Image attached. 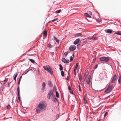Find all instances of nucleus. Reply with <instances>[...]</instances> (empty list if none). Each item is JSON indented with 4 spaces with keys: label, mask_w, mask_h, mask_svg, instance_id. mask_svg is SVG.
Here are the masks:
<instances>
[{
    "label": "nucleus",
    "mask_w": 121,
    "mask_h": 121,
    "mask_svg": "<svg viewBox=\"0 0 121 121\" xmlns=\"http://www.w3.org/2000/svg\"><path fill=\"white\" fill-rule=\"evenodd\" d=\"M47 105L43 103H39L36 109L37 113H39L44 111L46 109Z\"/></svg>",
    "instance_id": "1"
},
{
    "label": "nucleus",
    "mask_w": 121,
    "mask_h": 121,
    "mask_svg": "<svg viewBox=\"0 0 121 121\" xmlns=\"http://www.w3.org/2000/svg\"><path fill=\"white\" fill-rule=\"evenodd\" d=\"M43 67L45 70L47 71L51 75L53 74V72L50 66L47 65H46V66H43Z\"/></svg>",
    "instance_id": "2"
},
{
    "label": "nucleus",
    "mask_w": 121,
    "mask_h": 121,
    "mask_svg": "<svg viewBox=\"0 0 121 121\" xmlns=\"http://www.w3.org/2000/svg\"><path fill=\"white\" fill-rule=\"evenodd\" d=\"M54 90L52 89H51L49 91L47 95V97L48 99H50L53 96V92Z\"/></svg>",
    "instance_id": "3"
},
{
    "label": "nucleus",
    "mask_w": 121,
    "mask_h": 121,
    "mask_svg": "<svg viewBox=\"0 0 121 121\" xmlns=\"http://www.w3.org/2000/svg\"><path fill=\"white\" fill-rule=\"evenodd\" d=\"M99 60L101 61H104L105 63L108 62L110 60L109 58L108 57L102 56L99 58Z\"/></svg>",
    "instance_id": "4"
},
{
    "label": "nucleus",
    "mask_w": 121,
    "mask_h": 121,
    "mask_svg": "<svg viewBox=\"0 0 121 121\" xmlns=\"http://www.w3.org/2000/svg\"><path fill=\"white\" fill-rule=\"evenodd\" d=\"M113 85H111L109 86L105 90L104 92L106 93H108L111 91L113 89Z\"/></svg>",
    "instance_id": "5"
},
{
    "label": "nucleus",
    "mask_w": 121,
    "mask_h": 121,
    "mask_svg": "<svg viewBox=\"0 0 121 121\" xmlns=\"http://www.w3.org/2000/svg\"><path fill=\"white\" fill-rule=\"evenodd\" d=\"M69 50L71 51H74L76 49V47L74 45H73L70 46L69 48Z\"/></svg>",
    "instance_id": "6"
},
{
    "label": "nucleus",
    "mask_w": 121,
    "mask_h": 121,
    "mask_svg": "<svg viewBox=\"0 0 121 121\" xmlns=\"http://www.w3.org/2000/svg\"><path fill=\"white\" fill-rule=\"evenodd\" d=\"M117 75L116 74L114 75L112 79V80L111 82V83H113L117 78Z\"/></svg>",
    "instance_id": "7"
},
{
    "label": "nucleus",
    "mask_w": 121,
    "mask_h": 121,
    "mask_svg": "<svg viewBox=\"0 0 121 121\" xmlns=\"http://www.w3.org/2000/svg\"><path fill=\"white\" fill-rule=\"evenodd\" d=\"M62 60L64 63L66 64L69 63V61L68 60H66L64 58H62Z\"/></svg>",
    "instance_id": "8"
},
{
    "label": "nucleus",
    "mask_w": 121,
    "mask_h": 121,
    "mask_svg": "<svg viewBox=\"0 0 121 121\" xmlns=\"http://www.w3.org/2000/svg\"><path fill=\"white\" fill-rule=\"evenodd\" d=\"M51 98H52V101L54 102L55 103L58 101V100L55 96H53Z\"/></svg>",
    "instance_id": "9"
},
{
    "label": "nucleus",
    "mask_w": 121,
    "mask_h": 121,
    "mask_svg": "<svg viewBox=\"0 0 121 121\" xmlns=\"http://www.w3.org/2000/svg\"><path fill=\"white\" fill-rule=\"evenodd\" d=\"M46 85V84L45 82H43L42 85V90L43 92L44 91V90L45 88V86Z\"/></svg>",
    "instance_id": "10"
},
{
    "label": "nucleus",
    "mask_w": 121,
    "mask_h": 121,
    "mask_svg": "<svg viewBox=\"0 0 121 121\" xmlns=\"http://www.w3.org/2000/svg\"><path fill=\"white\" fill-rule=\"evenodd\" d=\"M80 41V39H76L74 42V44L75 45H76Z\"/></svg>",
    "instance_id": "11"
},
{
    "label": "nucleus",
    "mask_w": 121,
    "mask_h": 121,
    "mask_svg": "<svg viewBox=\"0 0 121 121\" xmlns=\"http://www.w3.org/2000/svg\"><path fill=\"white\" fill-rule=\"evenodd\" d=\"M53 37L54 38V39L55 40L56 42L58 44H59L60 42L59 40L55 36H53Z\"/></svg>",
    "instance_id": "12"
},
{
    "label": "nucleus",
    "mask_w": 121,
    "mask_h": 121,
    "mask_svg": "<svg viewBox=\"0 0 121 121\" xmlns=\"http://www.w3.org/2000/svg\"><path fill=\"white\" fill-rule=\"evenodd\" d=\"M112 32V30L110 29H108L107 30L106 33H111Z\"/></svg>",
    "instance_id": "13"
},
{
    "label": "nucleus",
    "mask_w": 121,
    "mask_h": 121,
    "mask_svg": "<svg viewBox=\"0 0 121 121\" xmlns=\"http://www.w3.org/2000/svg\"><path fill=\"white\" fill-rule=\"evenodd\" d=\"M47 34V32L46 30H45L43 31V35L46 37Z\"/></svg>",
    "instance_id": "14"
},
{
    "label": "nucleus",
    "mask_w": 121,
    "mask_h": 121,
    "mask_svg": "<svg viewBox=\"0 0 121 121\" xmlns=\"http://www.w3.org/2000/svg\"><path fill=\"white\" fill-rule=\"evenodd\" d=\"M48 84L49 86L50 87H52L53 86V85L52 82L50 81H48Z\"/></svg>",
    "instance_id": "15"
},
{
    "label": "nucleus",
    "mask_w": 121,
    "mask_h": 121,
    "mask_svg": "<svg viewBox=\"0 0 121 121\" xmlns=\"http://www.w3.org/2000/svg\"><path fill=\"white\" fill-rule=\"evenodd\" d=\"M17 91L18 97H20V90L19 88H18L17 89Z\"/></svg>",
    "instance_id": "16"
},
{
    "label": "nucleus",
    "mask_w": 121,
    "mask_h": 121,
    "mask_svg": "<svg viewBox=\"0 0 121 121\" xmlns=\"http://www.w3.org/2000/svg\"><path fill=\"white\" fill-rule=\"evenodd\" d=\"M17 91L18 97H20V90L19 88H18L17 89Z\"/></svg>",
    "instance_id": "17"
},
{
    "label": "nucleus",
    "mask_w": 121,
    "mask_h": 121,
    "mask_svg": "<svg viewBox=\"0 0 121 121\" xmlns=\"http://www.w3.org/2000/svg\"><path fill=\"white\" fill-rule=\"evenodd\" d=\"M83 99L85 103L86 104H87V100H86V96L84 97L83 98Z\"/></svg>",
    "instance_id": "18"
},
{
    "label": "nucleus",
    "mask_w": 121,
    "mask_h": 121,
    "mask_svg": "<svg viewBox=\"0 0 121 121\" xmlns=\"http://www.w3.org/2000/svg\"><path fill=\"white\" fill-rule=\"evenodd\" d=\"M85 15L87 17H90V18H91V16H90V15H89L88 13H85Z\"/></svg>",
    "instance_id": "19"
},
{
    "label": "nucleus",
    "mask_w": 121,
    "mask_h": 121,
    "mask_svg": "<svg viewBox=\"0 0 121 121\" xmlns=\"http://www.w3.org/2000/svg\"><path fill=\"white\" fill-rule=\"evenodd\" d=\"M78 77L79 80L80 82L82 81V76L80 74H78Z\"/></svg>",
    "instance_id": "20"
},
{
    "label": "nucleus",
    "mask_w": 121,
    "mask_h": 121,
    "mask_svg": "<svg viewBox=\"0 0 121 121\" xmlns=\"http://www.w3.org/2000/svg\"><path fill=\"white\" fill-rule=\"evenodd\" d=\"M60 66V68L59 69L60 71H62L63 69V67L62 65L61 64H60L59 65Z\"/></svg>",
    "instance_id": "21"
},
{
    "label": "nucleus",
    "mask_w": 121,
    "mask_h": 121,
    "mask_svg": "<svg viewBox=\"0 0 121 121\" xmlns=\"http://www.w3.org/2000/svg\"><path fill=\"white\" fill-rule=\"evenodd\" d=\"M118 82L119 84H121V76L120 75V76L119 78Z\"/></svg>",
    "instance_id": "22"
},
{
    "label": "nucleus",
    "mask_w": 121,
    "mask_h": 121,
    "mask_svg": "<svg viewBox=\"0 0 121 121\" xmlns=\"http://www.w3.org/2000/svg\"><path fill=\"white\" fill-rule=\"evenodd\" d=\"M93 37H89L87 38V39L89 40H93Z\"/></svg>",
    "instance_id": "23"
},
{
    "label": "nucleus",
    "mask_w": 121,
    "mask_h": 121,
    "mask_svg": "<svg viewBox=\"0 0 121 121\" xmlns=\"http://www.w3.org/2000/svg\"><path fill=\"white\" fill-rule=\"evenodd\" d=\"M56 97L57 98H58L59 97V94L58 92L57 91H56Z\"/></svg>",
    "instance_id": "24"
},
{
    "label": "nucleus",
    "mask_w": 121,
    "mask_h": 121,
    "mask_svg": "<svg viewBox=\"0 0 121 121\" xmlns=\"http://www.w3.org/2000/svg\"><path fill=\"white\" fill-rule=\"evenodd\" d=\"M61 73L62 76H64V72L63 71H61Z\"/></svg>",
    "instance_id": "25"
},
{
    "label": "nucleus",
    "mask_w": 121,
    "mask_h": 121,
    "mask_svg": "<svg viewBox=\"0 0 121 121\" xmlns=\"http://www.w3.org/2000/svg\"><path fill=\"white\" fill-rule=\"evenodd\" d=\"M82 34L81 33H79L76 34V36L77 37L80 36Z\"/></svg>",
    "instance_id": "26"
},
{
    "label": "nucleus",
    "mask_w": 121,
    "mask_h": 121,
    "mask_svg": "<svg viewBox=\"0 0 121 121\" xmlns=\"http://www.w3.org/2000/svg\"><path fill=\"white\" fill-rule=\"evenodd\" d=\"M29 60L32 63H34L35 62V61L33 60V59H29Z\"/></svg>",
    "instance_id": "27"
},
{
    "label": "nucleus",
    "mask_w": 121,
    "mask_h": 121,
    "mask_svg": "<svg viewBox=\"0 0 121 121\" xmlns=\"http://www.w3.org/2000/svg\"><path fill=\"white\" fill-rule=\"evenodd\" d=\"M8 80L7 78H5V80H4L3 81L4 82V84H5V83Z\"/></svg>",
    "instance_id": "28"
},
{
    "label": "nucleus",
    "mask_w": 121,
    "mask_h": 121,
    "mask_svg": "<svg viewBox=\"0 0 121 121\" xmlns=\"http://www.w3.org/2000/svg\"><path fill=\"white\" fill-rule=\"evenodd\" d=\"M89 73L88 72L86 74V73L85 75V79H86V78H87V76L89 74Z\"/></svg>",
    "instance_id": "29"
},
{
    "label": "nucleus",
    "mask_w": 121,
    "mask_h": 121,
    "mask_svg": "<svg viewBox=\"0 0 121 121\" xmlns=\"http://www.w3.org/2000/svg\"><path fill=\"white\" fill-rule=\"evenodd\" d=\"M61 9H60L59 10H57L56 12V13H59L61 11Z\"/></svg>",
    "instance_id": "30"
},
{
    "label": "nucleus",
    "mask_w": 121,
    "mask_h": 121,
    "mask_svg": "<svg viewBox=\"0 0 121 121\" xmlns=\"http://www.w3.org/2000/svg\"><path fill=\"white\" fill-rule=\"evenodd\" d=\"M48 47H49V48H52V47L53 46H52L51 45L50 43H49L48 45Z\"/></svg>",
    "instance_id": "31"
},
{
    "label": "nucleus",
    "mask_w": 121,
    "mask_h": 121,
    "mask_svg": "<svg viewBox=\"0 0 121 121\" xmlns=\"http://www.w3.org/2000/svg\"><path fill=\"white\" fill-rule=\"evenodd\" d=\"M17 75V73H16L14 74L13 75V77L16 78Z\"/></svg>",
    "instance_id": "32"
},
{
    "label": "nucleus",
    "mask_w": 121,
    "mask_h": 121,
    "mask_svg": "<svg viewBox=\"0 0 121 121\" xmlns=\"http://www.w3.org/2000/svg\"><path fill=\"white\" fill-rule=\"evenodd\" d=\"M115 34H117V35H121V33H119L118 32H116L115 33Z\"/></svg>",
    "instance_id": "33"
},
{
    "label": "nucleus",
    "mask_w": 121,
    "mask_h": 121,
    "mask_svg": "<svg viewBox=\"0 0 121 121\" xmlns=\"http://www.w3.org/2000/svg\"><path fill=\"white\" fill-rule=\"evenodd\" d=\"M90 80H88L86 81L87 83L88 84H90Z\"/></svg>",
    "instance_id": "34"
},
{
    "label": "nucleus",
    "mask_w": 121,
    "mask_h": 121,
    "mask_svg": "<svg viewBox=\"0 0 121 121\" xmlns=\"http://www.w3.org/2000/svg\"><path fill=\"white\" fill-rule=\"evenodd\" d=\"M78 63H76V65L75 66V68L76 69H77L78 67Z\"/></svg>",
    "instance_id": "35"
},
{
    "label": "nucleus",
    "mask_w": 121,
    "mask_h": 121,
    "mask_svg": "<svg viewBox=\"0 0 121 121\" xmlns=\"http://www.w3.org/2000/svg\"><path fill=\"white\" fill-rule=\"evenodd\" d=\"M78 87L79 88V90L80 91H82V90L81 89V86L80 85H78Z\"/></svg>",
    "instance_id": "36"
},
{
    "label": "nucleus",
    "mask_w": 121,
    "mask_h": 121,
    "mask_svg": "<svg viewBox=\"0 0 121 121\" xmlns=\"http://www.w3.org/2000/svg\"><path fill=\"white\" fill-rule=\"evenodd\" d=\"M75 10H76V9H72L70 11H71V12H75Z\"/></svg>",
    "instance_id": "37"
},
{
    "label": "nucleus",
    "mask_w": 121,
    "mask_h": 121,
    "mask_svg": "<svg viewBox=\"0 0 121 121\" xmlns=\"http://www.w3.org/2000/svg\"><path fill=\"white\" fill-rule=\"evenodd\" d=\"M20 97H18V99L17 101V102H18L20 101Z\"/></svg>",
    "instance_id": "38"
},
{
    "label": "nucleus",
    "mask_w": 121,
    "mask_h": 121,
    "mask_svg": "<svg viewBox=\"0 0 121 121\" xmlns=\"http://www.w3.org/2000/svg\"><path fill=\"white\" fill-rule=\"evenodd\" d=\"M10 106L9 104L7 106H6L7 108L8 109H9L10 108Z\"/></svg>",
    "instance_id": "39"
},
{
    "label": "nucleus",
    "mask_w": 121,
    "mask_h": 121,
    "mask_svg": "<svg viewBox=\"0 0 121 121\" xmlns=\"http://www.w3.org/2000/svg\"><path fill=\"white\" fill-rule=\"evenodd\" d=\"M108 114V112H105L104 116V117H105Z\"/></svg>",
    "instance_id": "40"
},
{
    "label": "nucleus",
    "mask_w": 121,
    "mask_h": 121,
    "mask_svg": "<svg viewBox=\"0 0 121 121\" xmlns=\"http://www.w3.org/2000/svg\"><path fill=\"white\" fill-rule=\"evenodd\" d=\"M73 60V58L72 56H71L70 57V61H71Z\"/></svg>",
    "instance_id": "41"
},
{
    "label": "nucleus",
    "mask_w": 121,
    "mask_h": 121,
    "mask_svg": "<svg viewBox=\"0 0 121 121\" xmlns=\"http://www.w3.org/2000/svg\"><path fill=\"white\" fill-rule=\"evenodd\" d=\"M97 21L98 22H101V21L100 19H99V18H98L97 19Z\"/></svg>",
    "instance_id": "42"
},
{
    "label": "nucleus",
    "mask_w": 121,
    "mask_h": 121,
    "mask_svg": "<svg viewBox=\"0 0 121 121\" xmlns=\"http://www.w3.org/2000/svg\"><path fill=\"white\" fill-rule=\"evenodd\" d=\"M57 19H58L57 18L54 19L52 20V22H53L56 21Z\"/></svg>",
    "instance_id": "43"
},
{
    "label": "nucleus",
    "mask_w": 121,
    "mask_h": 121,
    "mask_svg": "<svg viewBox=\"0 0 121 121\" xmlns=\"http://www.w3.org/2000/svg\"><path fill=\"white\" fill-rule=\"evenodd\" d=\"M68 89L69 90V91H70L71 90V88L70 86H69L68 87Z\"/></svg>",
    "instance_id": "44"
},
{
    "label": "nucleus",
    "mask_w": 121,
    "mask_h": 121,
    "mask_svg": "<svg viewBox=\"0 0 121 121\" xmlns=\"http://www.w3.org/2000/svg\"><path fill=\"white\" fill-rule=\"evenodd\" d=\"M20 82H18V87H17V88H19V84H20Z\"/></svg>",
    "instance_id": "45"
},
{
    "label": "nucleus",
    "mask_w": 121,
    "mask_h": 121,
    "mask_svg": "<svg viewBox=\"0 0 121 121\" xmlns=\"http://www.w3.org/2000/svg\"><path fill=\"white\" fill-rule=\"evenodd\" d=\"M69 92L72 94H73V91L71 90V91H69Z\"/></svg>",
    "instance_id": "46"
},
{
    "label": "nucleus",
    "mask_w": 121,
    "mask_h": 121,
    "mask_svg": "<svg viewBox=\"0 0 121 121\" xmlns=\"http://www.w3.org/2000/svg\"><path fill=\"white\" fill-rule=\"evenodd\" d=\"M97 39V37H93V40H96Z\"/></svg>",
    "instance_id": "47"
},
{
    "label": "nucleus",
    "mask_w": 121,
    "mask_h": 121,
    "mask_svg": "<svg viewBox=\"0 0 121 121\" xmlns=\"http://www.w3.org/2000/svg\"><path fill=\"white\" fill-rule=\"evenodd\" d=\"M91 79V76H90L88 78V80H90Z\"/></svg>",
    "instance_id": "48"
},
{
    "label": "nucleus",
    "mask_w": 121,
    "mask_h": 121,
    "mask_svg": "<svg viewBox=\"0 0 121 121\" xmlns=\"http://www.w3.org/2000/svg\"><path fill=\"white\" fill-rule=\"evenodd\" d=\"M98 67V65H96L95 67V69L97 68Z\"/></svg>",
    "instance_id": "49"
},
{
    "label": "nucleus",
    "mask_w": 121,
    "mask_h": 121,
    "mask_svg": "<svg viewBox=\"0 0 121 121\" xmlns=\"http://www.w3.org/2000/svg\"><path fill=\"white\" fill-rule=\"evenodd\" d=\"M29 71L28 70V71H27L26 73H23L22 74V75H23V74H26V73H27L28 72H29Z\"/></svg>",
    "instance_id": "50"
},
{
    "label": "nucleus",
    "mask_w": 121,
    "mask_h": 121,
    "mask_svg": "<svg viewBox=\"0 0 121 121\" xmlns=\"http://www.w3.org/2000/svg\"><path fill=\"white\" fill-rule=\"evenodd\" d=\"M88 13L89 14L91 15L92 14V13L91 11H89L88 12Z\"/></svg>",
    "instance_id": "51"
},
{
    "label": "nucleus",
    "mask_w": 121,
    "mask_h": 121,
    "mask_svg": "<svg viewBox=\"0 0 121 121\" xmlns=\"http://www.w3.org/2000/svg\"><path fill=\"white\" fill-rule=\"evenodd\" d=\"M68 52H67V53H66L65 55V56H67V55H68Z\"/></svg>",
    "instance_id": "52"
},
{
    "label": "nucleus",
    "mask_w": 121,
    "mask_h": 121,
    "mask_svg": "<svg viewBox=\"0 0 121 121\" xmlns=\"http://www.w3.org/2000/svg\"><path fill=\"white\" fill-rule=\"evenodd\" d=\"M59 48V47H56V50H57L58 49V48Z\"/></svg>",
    "instance_id": "53"
},
{
    "label": "nucleus",
    "mask_w": 121,
    "mask_h": 121,
    "mask_svg": "<svg viewBox=\"0 0 121 121\" xmlns=\"http://www.w3.org/2000/svg\"><path fill=\"white\" fill-rule=\"evenodd\" d=\"M16 78L14 77V80H15V82H16Z\"/></svg>",
    "instance_id": "54"
},
{
    "label": "nucleus",
    "mask_w": 121,
    "mask_h": 121,
    "mask_svg": "<svg viewBox=\"0 0 121 121\" xmlns=\"http://www.w3.org/2000/svg\"><path fill=\"white\" fill-rule=\"evenodd\" d=\"M77 69H76V68H75L74 69V72H76Z\"/></svg>",
    "instance_id": "55"
},
{
    "label": "nucleus",
    "mask_w": 121,
    "mask_h": 121,
    "mask_svg": "<svg viewBox=\"0 0 121 121\" xmlns=\"http://www.w3.org/2000/svg\"><path fill=\"white\" fill-rule=\"evenodd\" d=\"M22 76H21L20 77L19 79L21 80L22 77Z\"/></svg>",
    "instance_id": "56"
},
{
    "label": "nucleus",
    "mask_w": 121,
    "mask_h": 121,
    "mask_svg": "<svg viewBox=\"0 0 121 121\" xmlns=\"http://www.w3.org/2000/svg\"><path fill=\"white\" fill-rule=\"evenodd\" d=\"M76 72H74V74L75 75H76Z\"/></svg>",
    "instance_id": "57"
},
{
    "label": "nucleus",
    "mask_w": 121,
    "mask_h": 121,
    "mask_svg": "<svg viewBox=\"0 0 121 121\" xmlns=\"http://www.w3.org/2000/svg\"><path fill=\"white\" fill-rule=\"evenodd\" d=\"M10 86V84L9 83V82L8 83V87H9Z\"/></svg>",
    "instance_id": "58"
},
{
    "label": "nucleus",
    "mask_w": 121,
    "mask_h": 121,
    "mask_svg": "<svg viewBox=\"0 0 121 121\" xmlns=\"http://www.w3.org/2000/svg\"><path fill=\"white\" fill-rule=\"evenodd\" d=\"M66 79L67 80H69V77L68 76H67V78H66Z\"/></svg>",
    "instance_id": "59"
},
{
    "label": "nucleus",
    "mask_w": 121,
    "mask_h": 121,
    "mask_svg": "<svg viewBox=\"0 0 121 121\" xmlns=\"http://www.w3.org/2000/svg\"><path fill=\"white\" fill-rule=\"evenodd\" d=\"M73 57H74V53H73Z\"/></svg>",
    "instance_id": "60"
},
{
    "label": "nucleus",
    "mask_w": 121,
    "mask_h": 121,
    "mask_svg": "<svg viewBox=\"0 0 121 121\" xmlns=\"http://www.w3.org/2000/svg\"><path fill=\"white\" fill-rule=\"evenodd\" d=\"M1 87H2L1 86L0 87V91L1 90Z\"/></svg>",
    "instance_id": "61"
},
{
    "label": "nucleus",
    "mask_w": 121,
    "mask_h": 121,
    "mask_svg": "<svg viewBox=\"0 0 121 121\" xmlns=\"http://www.w3.org/2000/svg\"><path fill=\"white\" fill-rule=\"evenodd\" d=\"M110 95H109V96H108L107 97V98H109V97H110Z\"/></svg>",
    "instance_id": "62"
},
{
    "label": "nucleus",
    "mask_w": 121,
    "mask_h": 121,
    "mask_svg": "<svg viewBox=\"0 0 121 121\" xmlns=\"http://www.w3.org/2000/svg\"><path fill=\"white\" fill-rule=\"evenodd\" d=\"M21 79H19L18 82H20L21 81Z\"/></svg>",
    "instance_id": "63"
},
{
    "label": "nucleus",
    "mask_w": 121,
    "mask_h": 121,
    "mask_svg": "<svg viewBox=\"0 0 121 121\" xmlns=\"http://www.w3.org/2000/svg\"><path fill=\"white\" fill-rule=\"evenodd\" d=\"M101 121V119H100L99 120L97 121Z\"/></svg>",
    "instance_id": "64"
}]
</instances>
